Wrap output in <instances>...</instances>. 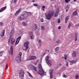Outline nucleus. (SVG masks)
<instances>
[{"instance_id": "obj_1", "label": "nucleus", "mask_w": 79, "mask_h": 79, "mask_svg": "<svg viewBox=\"0 0 79 79\" xmlns=\"http://www.w3.org/2000/svg\"><path fill=\"white\" fill-rule=\"evenodd\" d=\"M31 12H27L26 11H24L23 14H21V15L19 16L18 18L20 21H23L25 20L28 16H31Z\"/></svg>"}, {"instance_id": "obj_2", "label": "nucleus", "mask_w": 79, "mask_h": 79, "mask_svg": "<svg viewBox=\"0 0 79 79\" xmlns=\"http://www.w3.org/2000/svg\"><path fill=\"white\" fill-rule=\"evenodd\" d=\"M54 14V12L53 11H49L48 12L45 14L46 19L48 20H50L52 18V16Z\"/></svg>"}, {"instance_id": "obj_3", "label": "nucleus", "mask_w": 79, "mask_h": 79, "mask_svg": "<svg viewBox=\"0 0 79 79\" xmlns=\"http://www.w3.org/2000/svg\"><path fill=\"white\" fill-rule=\"evenodd\" d=\"M39 71L38 72V74L41 75V76H43L45 73V72L44 71L42 67V65L41 64H40L39 65Z\"/></svg>"}, {"instance_id": "obj_4", "label": "nucleus", "mask_w": 79, "mask_h": 79, "mask_svg": "<svg viewBox=\"0 0 79 79\" xmlns=\"http://www.w3.org/2000/svg\"><path fill=\"white\" fill-rule=\"evenodd\" d=\"M22 56V53L20 52L17 57L16 58L15 60L17 63H21V56Z\"/></svg>"}, {"instance_id": "obj_5", "label": "nucleus", "mask_w": 79, "mask_h": 79, "mask_svg": "<svg viewBox=\"0 0 79 79\" xmlns=\"http://www.w3.org/2000/svg\"><path fill=\"white\" fill-rule=\"evenodd\" d=\"M29 44V42L27 41L25 43L24 45V47L25 49V50L26 52H27V53H28L29 51V46H28Z\"/></svg>"}, {"instance_id": "obj_6", "label": "nucleus", "mask_w": 79, "mask_h": 79, "mask_svg": "<svg viewBox=\"0 0 79 79\" xmlns=\"http://www.w3.org/2000/svg\"><path fill=\"white\" fill-rule=\"evenodd\" d=\"M24 72L23 70H22L19 73V76L20 79H23L24 78Z\"/></svg>"}, {"instance_id": "obj_7", "label": "nucleus", "mask_w": 79, "mask_h": 79, "mask_svg": "<svg viewBox=\"0 0 79 79\" xmlns=\"http://www.w3.org/2000/svg\"><path fill=\"white\" fill-rule=\"evenodd\" d=\"M49 56H47L46 57L45 60L46 61V62L48 64H50V65H51V66L52 61H51L50 60H49Z\"/></svg>"}, {"instance_id": "obj_8", "label": "nucleus", "mask_w": 79, "mask_h": 79, "mask_svg": "<svg viewBox=\"0 0 79 79\" xmlns=\"http://www.w3.org/2000/svg\"><path fill=\"white\" fill-rule=\"evenodd\" d=\"M36 59V56H31L27 58V61H30V60H33Z\"/></svg>"}, {"instance_id": "obj_9", "label": "nucleus", "mask_w": 79, "mask_h": 79, "mask_svg": "<svg viewBox=\"0 0 79 79\" xmlns=\"http://www.w3.org/2000/svg\"><path fill=\"white\" fill-rule=\"evenodd\" d=\"M28 33L30 35L29 37L31 39H34V34H33V32L31 31H29Z\"/></svg>"}, {"instance_id": "obj_10", "label": "nucleus", "mask_w": 79, "mask_h": 79, "mask_svg": "<svg viewBox=\"0 0 79 79\" xmlns=\"http://www.w3.org/2000/svg\"><path fill=\"white\" fill-rule=\"evenodd\" d=\"M37 29V25L36 24L34 25L32 28V30L33 31H35Z\"/></svg>"}, {"instance_id": "obj_11", "label": "nucleus", "mask_w": 79, "mask_h": 79, "mask_svg": "<svg viewBox=\"0 0 79 79\" xmlns=\"http://www.w3.org/2000/svg\"><path fill=\"white\" fill-rule=\"evenodd\" d=\"M21 39V36H20L17 39V40L15 42V45H17V44L19 43V41L20 40V39Z\"/></svg>"}, {"instance_id": "obj_12", "label": "nucleus", "mask_w": 79, "mask_h": 79, "mask_svg": "<svg viewBox=\"0 0 79 79\" xmlns=\"http://www.w3.org/2000/svg\"><path fill=\"white\" fill-rule=\"evenodd\" d=\"M5 30H3L0 33V36L1 37H3L5 35Z\"/></svg>"}, {"instance_id": "obj_13", "label": "nucleus", "mask_w": 79, "mask_h": 79, "mask_svg": "<svg viewBox=\"0 0 79 79\" xmlns=\"http://www.w3.org/2000/svg\"><path fill=\"white\" fill-rule=\"evenodd\" d=\"M10 51H9V54L10 55V53H11V55H13V46H12L10 47Z\"/></svg>"}, {"instance_id": "obj_14", "label": "nucleus", "mask_w": 79, "mask_h": 79, "mask_svg": "<svg viewBox=\"0 0 79 79\" xmlns=\"http://www.w3.org/2000/svg\"><path fill=\"white\" fill-rule=\"evenodd\" d=\"M21 11V8H20L17 10L15 14V16H17V15H18V14L20 13V11Z\"/></svg>"}, {"instance_id": "obj_15", "label": "nucleus", "mask_w": 79, "mask_h": 79, "mask_svg": "<svg viewBox=\"0 0 79 79\" xmlns=\"http://www.w3.org/2000/svg\"><path fill=\"white\" fill-rule=\"evenodd\" d=\"M59 13V9L58 8L57 10H56V12L55 13V15H54L55 17H57V16L58 15V14Z\"/></svg>"}, {"instance_id": "obj_16", "label": "nucleus", "mask_w": 79, "mask_h": 79, "mask_svg": "<svg viewBox=\"0 0 79 79\" xmlns=\"http://www.w3.org/2000/svg\"><path fill=\"white\" fill-rule=\"evenodd\" d=\"M53 69H51L49 71V73L50 75V78H52V75H53Z\"/></svg>"}, {"instance_id": "obj_17", "label": "nucleus", "mask_w": 79, "mask_h": 79, "mask_svg": "<svg viewBox=\"0 0 79 79\" xmlns=\"http://www.w3.org/2000/svg\"><path fill=\"white\" fill-rule=\"evenodd\" d=\"M14 32L15 31L14 30V29L13 28L10 31V35H14Z\"/></svg>"}, {"instance_id": "obj_18", "label": "nucleus", "mask_w": 79, "mask_h": 79, "mask_svg": "<svg viewBox=\"0 0 79 79\" xmlns=\"http://www.w3.org/2000/svg\"><path fill=\"white\" fill-rule=\"evenodd\" d=\"M10 41L11 45H13V43L15 42V39L14 38H11Z\"/></svg>"}, {"instance_id": "obj_19", "label": "nucleus", "mask_w": 79, "mask_h": 79, "mask_svg": "<svg viewBox=\"0 0 79 79\" xmlns=\"http://www.w3.org/2000/svg\"><path fill=\"white\" fill-rule=\"evenodd\" d=\"M22 25L24 26H27V23L26 22L23 21L22 23Z\"/></svg>"}, {"instance_id": "obj_20", "label": "nucleus", "mask_w": 79, "mask_h": 79, "mask_svg": "<svg viewBox=\"0 0 79 79\" xmlns=\"http://www.w3.org/2000/svg\"><path fill=\"white\" fill-rule=\"evenodd\" d=\"M72 56H73V57H75L76 56V51H74L73 53L72 54Z\"/></svg>"}, {"instance_id": "obj_21", "label": "nucleus", "mask_w": 79, "mask_h": 79, "mask_svg": "<svg viewBox=\"0 0 79 79\" xmlns=\"http://www.w3.org/2000/svg\"><path fill=\"white\" fill-rule=\"evenodd\" d=\"M78 61V60H76L75 61L74 60H73L72 61H71L70 62L71 63H73V64H74V63H76V62Z\"/></svg>"}, {"instance_id": "obj_22", "label": "nucleus", "mask_w": 79, "mask_h": 79, "mask_svg": "<svg viewBox=\"0 0 79 79\" xmlns=\"http://www.w3.org/2000/svg\"><path fill=\"white\" fill-rule=\"evenodd\" d=\"M69 19V16H68L66 17L65 21V23L66 24L67 23V22H68V21Z\"/></svg>"}, {"instance_id": "obj_23", "label": "nucleus", "mask_w": 79, "mask_h": 79, "mask_svg": "<svg viewBox=\"0 0 79 79\" xmlns=\"http://www.w3.org/2000/svg\"><path fill=\"white\" fill-rule=\"evenodd\" d=\"M69 5H67L66 7V12H67L68 10H69Z\"/></svg>"}, {"instance_id": "obj_24", "label": "nucleus", "mask_w": 79, "mask_h": 79, "mask_svg": "<svg viewBox=\"0 0 79 79\" xmlns=\"http://www.w3.org/2000/svg\"><path fill=\"white\" fill-rule=\"evenodd\" d=\"M73 24L72 23H70L69 24L68 28H70L71 26H73Z\"/></svg>"}, {"instance_id": "obj_25", "label": "nucleus", "mask_w": 79, "mask_h": 79, "mask_svg": "<svg viewBox=\"0 0 79 79\" xmlns=\"http://www.w3.org/2000/svg\"><path fill=\"white\" fill-rule=\"evenodd\" d=\"M6 7H3V8H2L0 10V12H2L4 10L6 9Z\"/></svg>"}, {"instance_id": "obj_26", "label": "nucleus", "mask_w": 79, "mask_h": 79, "mask_svg": "<svg viewBox=\"0 0 79 79\" xmlns=\"http://www.w3.org/2000/svg\"><path fill=\"white\" fill-rule=\"evenodd\" d=\"M41 29L42 31H45V28L44 26L42 25L41 27Z\"/></svg>"}, {"instance_id": "obj_27", "label": "nucleus", "mask_w": 79, "mask_h": 79, "mask_svg": "<svg viewBox=\"0 0 79 79\" xmlns=\"http://www.w3.org/2000/svg\"><path fill=\"white\" fill-rule=\"evenodd\" d=\"M33 70H34L35 71H37V68L35 67L34 66H33Z\"/></svg>"}, {"instance_id": "obj_28", "label": "nucleus", "mask_w": 79, "mask_h": 79, "mask_svg": "<svg viewBox=\"0 0 79 79\" xmlns=\"http://www.w3.org/2000/svg\"><path fill=\"white\" fill-rule=\"evenodd\" d=\"M60 48L59 47H57L55 48V50L56 52H57V51H58V50H59V48Z\"/></svg>"}, {"instance_id": "obj_29", "label": "nucleus", "mask_w": 79, "mask_h": 79, "mask_svg": "<svg viewBox=\"0 0 79 79\" xmlns=\"http://www.w3.org/2000/svg\"><path fill=\"white\" fill-rule=\"evenodd\" d=\"M4 52V51H2L0 52V56H2V55H3V52Z\"/></svg>"}, {"instance_id": "obj_30", "label": "nucleus", "mask_w": 79, "mask_h": 79, "mask_svg": "<svg viewBox=\"0 0 79 79\" xmlns=\"http://www.w3.org/2000/svg\"><path fill=\"white\" fill-rule=\"evenodd\" d=\"M73 15H77V12L76 11H75L73 13Z\"/></svg>"}, {"instance_id": "obj_31", "label": "nucleus", "mask_w": 79, "mask_h": 79, "mask_svg": "<svg viewBox=\"0 0 79 79\" xmlns=\"http://www.w3.org/2000/svg\"><path fill=\"white\" fill-rule=\"evenodd\" d=\"M64 56L65 60H67V57H68V56H67V55L66 54H64Z\"/></svg>"}, {"instance_id": "obj_32", "label": "nucleus", "mask_w": 79, "mask_h": 79, "mask_svg": "<svg viewBox=\"0 0 79 79\" xmlns=\"http://www.w3.org/2000/svg\"><path fill=\"white\" fill-rule=\"evenodd\" d=\"M37 41L40 44L42 43V40H41L38 39V40Z\"/></svg>"}, {"instance_id": "obj_33", "label": "nucleus", "mask_w": 79, "mask_h": 79, "mask_svg": "<svg viewBox=\"0 0 79 79\" xmlns=\"http://www.w3.org/2000/svg\"><path fill=\"white\" fill-rule=\"evenodd\" d=\"M45 6H42V8L43 11H45Z\"/></svg>"}, {"instance_id": "obj_34", "label": "nucleus", "mask_w": 79, "mask_h": 79, "mask_svg": "<svg viewBox=\"0 0 79 79\" xmlns=\"http://www.w3.org/2000/svg\"><path fill=\"white\" fill-rule=\"evenodd\" d=\"M27 73H28L29 75L30 76V77H33V76H32V75H31V74L29 72H27Z\"/></svg>"}, {"instance_id": "obj_35", "label": "nucleus", "mask_w": 79, "mask_h": 79, "mask_svg": "<svg viewBox=\"0 0 79 79\" xmlns=\"http://www.w3.org/2000/svg\"><path fill=\"white\" fill-rule=\"evenodd\" d=\"M78 35L79 34H78V33H76L75 34V37H78Z\"/></svg>"}, {"instance_id": "obj_36", "label": "nucleus", "mask_w": 79, "mask_h": 79, "mask_svg": "<svg viewBox=\"0 0 79 79\" xmlns=\"http://www.w3.org/2000/svg\"><path fill=\"white\" fill-rule=\"evenodd\" d=\"M63 77L66 78V77H68V76H67V75H65V74L63 75Z\"/></svg>"}, {"instance_id": "obj_37", "label": "nucleus", "mask_w": 79, "mask_h": 79, "mask_svg": "<svg viewBox=\"0 0 79 79\" xmlns=\"http://www.w3.org/2000/svg\"><path fill=\"white\" fill-rule=\"evenodd\" d=\"M60 22H61V21L60 20V19H58L57 23H60Z\"/></svg>"}, {"instance_id": "obj_38", "label": "nucleus", "mask_w": 79, "mask_h": 79, "mask_svg": "<svg viewBox=\"0 0 79 79\" xmlns=\"http://www.w3.org/2000/svg\"><path fill=\"white\" fill-rule=\"evenodd\" d=\"M75 41H77V37H75Z\"/></svg>"}, {"instance_id": "obj_39", "label": "nucleus", "mask_w": 79, "mask_h": 79, "mask_svg": "<svg viewBox=\"0 0 79 79\" xmlns=\"http://www.w3.org/2000/svg\"><path fill=\"white\" fill-rule=\"evenodd\" d=\"M60 40H58L56 41V43L57 44H58V43L60 42Z\"/></svg>"}, {"instance_id": "obj_40", "label": "nucleus", "mask_w": 79, "mask_h": 79, "mask_svg": "<svg viewBox=\"0 0 79 79\" xmlns=\"http://www.w3.org/2000/svg\"><path fill=\"white\" fill-rule=\"evenodd\" d=\"M34 6H38V4H33Z\"/></svg>"}, {"instance_id": "obj_41", "label": "nucleus", "mask_w": 79, "mask_h": 79, "mask_svg": "<svg viewBox=\"0 0 79 79\" xmlns=\"http://www.w3.org/2000/svg\"><path fill=\"white\" fill-rule=\"evenodd\" d=\"M17 2V0H13V3H16Z\"/></svg>"}, {"instance_id": "obj_42", "label": "nucleus", "mask_w": 79, "mask_h": 79, "mask_svg": "<svg viewBox=\"0 0 79 79\" xmlns=\"http://www.w3.org/2000/svg\"><path fill=\"white\" fill-rule=\"evenodd\" d=\"M79 76L78 75H76L75 77V78L77 79H78V77H79Z\"/></svg>"}, {"instance_id": "obj_43", "label": "nucleus", "mask_w": 79, "mask_h": 79, "mask_svg": "<svg viewBox=\"0 0 79 79\" xmlns=\"http://www.w3.org/2000/svg\"><path fill=\"white\" fill-rule=\"evenodd\" d=\"M70 1V0H65V2L66 3H67V2H69Z\"/></svg>"}, {"instance_id": "obj_44", "label": "nucleus", "mask_w": 79, "mask_h": 79, "mask_svg": "<svg viewBox=\"0 0 79 79\" xmlns=\"http://www.w3.org/2000/svg\"><path fill=\"white\" fill-rule=\"evenodd\" d=\"M10 39H9L8 40V42L9 43H10Z\"/></svg>"}, {"instance_id": "obj_45", "label": "nucleus", "mask_w": 79, "mask_h": 79, "mask_svg": "<svg viewBox=\"0 0 79 79\" xmlns=\"http://www.w3.org/2000/svg\"><path fill=\"white\" fill-rule=\"evenodd\" d=\"M66 65L67 66H69V63L67 62Z\"/></svg>"}, {"instance_id": "obj_46", "label": "nucleus", "mask_w": 79, "mask_h": 79, "mask_svg": "<svg viewBox=\"0 0 79 79\" xmlns=\"http://www.w3.org/2000/svg\"><path fill=\"white\" fill-rule=\"evenodd\" d=\"M61 26H59L58 27V30H60V29H61Z\"/></svg>"}, {"instance_id": "obj_47", "label": "nucleus", "mask_w": 79, "mask_h": 79, "mask_svg": "<svg viewBox=\"0 0 79 79\" xmlns=\"http://www.w3.org/2000/svg\"><path fill=\"white\" fill-rule=\"evenodd\" d=\"M7 68H8V64H6V70L7 69Z\"/></svg>"}, {"instance_id": "obj_48", "label": "nucleus", "mask_w": 79, "mask_h": 79, "mask_svg": "<svg viewBox=\"0 0 79 79\" xmlns=\"http://www.w3.org/2000/svg\"><path fill=\"white\" fill-rule=\"evenodd\" d=\"M45 51L46 52H50V51L49 50H46Z\"/></svg>"}, {"instance_id": "obj_49", "label": "nucleus", "mask_w": 79, "mask_h": 79, "mask_svg": "<svg viewBox=\"0 0 79 79\" xmlns=\"http://www.w3.org/2000/svg\"><path fill=\"white\" fill-rule=\"evenodd\" d=\"M0 24H1V26H2V25H3V23H2V22H1V23H0Z\"/></svg>"}, {"instance_id": "obj_50", "label": "nucleus", "mask_w": 79, "mask_h": 79, "mask_svg": "<svg viewBox=\"0 0 79 79\" xmlns=\"http://www.w3.org/2000/svg\"><path fill=\"white\" fill-rule=\"evenodd\" d=\"M76 26H78V27H79V23L77 24Z\"/></svg>"}, {"instance_id": "obj_51", "label": "nucleus", "mask_w": 79, "mask_h": 79, "mask_svg": "<svg viewBox=\"0 0 79 79\" xmlns=\"http://www.w3.org/2000/svg\"><path fill=\"white\" fill-rule=\"evenodd\" d=\"M41 21L42 22H44V19H41Z\"/></svg>"}, {"instance_id": "obj_52", "label": "nucleus", "mask_w": 79, "mask_h": 79, "mask_svg": "<svg viewBox=\"0 0 79 79\" xmlns=\"http://www.w3.org/2000/svg\"><path fill=\"white\" fill-rule=\"evenodd\" d=\"M32 2H35V0H33L32 1Z\"/></svg>"}, {"instance_id": "obj_53", "label": "nucleus", "mask_w": 79, "mask_h": 79, "mask_svg": "<svg viewBox=\"0 0 79 79\" xmlns=\"http://www.w3.org/2000/svg\"><path fill=\"white\" fill-rule=\"evenodd\" d=\"M35 65H37V63H36L35 64Z\"/></svg>"}, {"instance_id": "obj_54", "label": "nucleus", "mask_w": 79, "mask_h": 79, "mask_svg": "<svg viewBox=\"0 0 79 79\" xmlns=\"http://www.w3.org/2000/svg\"><path fill=\"white\" fill-rule=\"evenodd\" d=\"M59 66H61V64H59Z\"/></svg>"}, {"instance_id": "obj_55", "label": "nucleus", "mask_w": 79, "mask_h": 79, "mask_svg": "<svg viewBox=\"0 0 79 79\" xmlns=\"http://www.w3.org/2000/svg\"><path fill=\"white\" fill-rule=\"evenodd\" d=\"M37 62H39V60H37Z\"/></svg>"}, {"instance_id": "obj_56", "label": "nucleus", "mask_w": 79, "mask_h": 79, "mask_svg": "<svg viewBox=\"0 0 79 79\" xmlns=\"http://www.w3.org/2000/svg\"><path fill=\"white\" fill-rule=\"evenodd\" d=\"M50 0V1H53V0Z\"/></svg>"}, {"instance_id": "obj_57", "label": "nucleus", "mask_w": 79, "mask_h": 79, "mask_svg": "<svg viewBox=\"0 0 79 79\" xmlns=\"http://www.w3.org/2000/svg\"><path fill=\"white\" fill-rule=\"evenodd\" d=\"M76 0H74V2H76Z\"/></svg>"}, {"instance_id": "obj_58", "label": "nucleus", "mask_w": 79, "mask_h": 79, "mask_svg": "<svg viewBox=\"0 0 79 79\" xmlns=\"http://www.w3.org/2000/svg\"><path fill=\"white\" fill-rule=\"evenodd\" d=\"M4 74V73H3V74H2V75H3Z\"/></svg>"}, {"instance_id": "obj_59", "label": "nucleus", "mask_w": 79, "mask_h": 79, "mask_svg": "<svg viewBox=\"0 0 79 79\" xmlns=\"http://www.w3.org/2000/svg\"><path fill=\"white\" fill-rule=\"evenodd\" d=\"M46 54V53H45V55Z\"/></svg>"}]
</instances>
